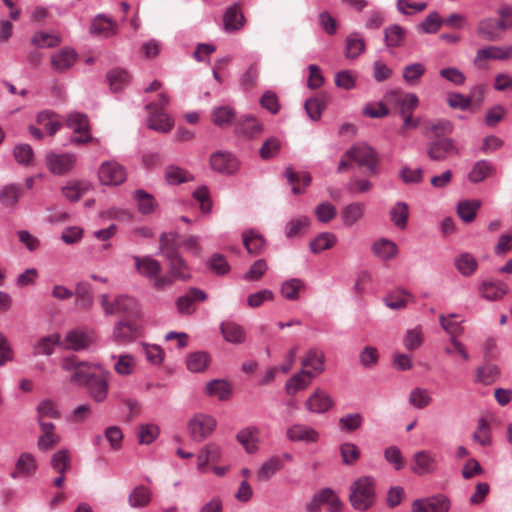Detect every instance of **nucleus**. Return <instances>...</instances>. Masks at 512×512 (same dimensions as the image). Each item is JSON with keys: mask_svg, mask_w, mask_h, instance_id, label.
Here are the masks:
<instances>
[{"mask_svg": "<svg viewBox=\"0 0 512 512\" xmlns=\"http://www.w3.org/2000/svg\"><path fill=\"white\" fill-rule=\"evenodd\" d=\"M494 172L492 164L486 160L476 162L469 172L468 179L473 183H479L491 176Z\"/></svg>", "mask_w": 512, "mask_h": 512, "instance_id": "49530a36", "label": "nucleus"}, {"mask_svg": "<svg viewBox=\"0 0 512 512\" xmlns=\"http://www.w3.org/2000/svg\"><path fill=\"white\" fill-rule=\"evenodd\" d=\"M95 340L96 334L93 331L87 332L81 329H74L66 333L60 346L67 350L82 351L93 345Z\"/></svg>", "mask_w": 512, "mask_h": 512, "instance_id": "6e6552de", "label": "nucleus"}, {"mask_svg": "<svg viewBox=\"0 0 512 512\" xmlns=\"http://www.w3.org/2000/svg\"><path fill=\"white\" fill-rule=\"evenodd\" d=\"M210 361L209 355L205 352H195L187 357V368L191 372H202L206 369Z\"/></svg>", "mask_w": 512, "mask_h": 512, "instance_id": "69168bd1", "label": "nucleus"}, {"mask_svg": "<svg viewBox=\"0 0 512 512\" xmlns=\"http://www.w3.org/2000/svg\"><path fill=\"white\" fill-rule=\"evenodd\" d=\"M390 220L399 229H404L407 226L409 216V206L405 202H397L390 210Z\"/></svg>", "mask_w": 512, "mask_h": 512, "instance_id": "09e8293b", "label": "nucleus"}, {"mask_svg": "<svg viewBox=\"0 0 512 512\" xmlns=\"http://www.w3.org/2000/svg\"><path fill=\"white\" fill-rule=\"evenodd\" d=\"M99 302L105 315L119 314L123 317L122 319H134L139 313L137 301L126 295L117 296L112 301L108 294H101Z\"/></svg>", "mask_w": 512, "mask_h": 512, "instance_id": "7ed1b4c3", "label": "nucleus"}, {"mask_svg": "<svg viewBox=\"0 0 512 512\" xmlns=\"http://www.w3.org/2000/svg\"><path fill=\"white\" fill-rule=\"evenodd\" d=\"M221 333L226 341L233 344H240L245 340V331L239 324L231 321L221 324Z\"/></svg>", "mask_w": 512, "mask_h": 512, "instance_id": "473e14b6", "label": "nucleus"}, {"mask_svg": "<svg viewBox=\"0 0 512 512\" xmlns=\"http://www.w3.org/2000/svg\"><path fill=\"white\" fill-rule=\"evenodd\" d=\"M499 30H502L499 21L489 18L479 22L477 33L483 39L495 41L500 39Z\"/></svg>", "mask_w": 512, "mask_h": 512, "instance_id": "f704fd0d", "label": "nucleus"}, {"mask_svg": "<svg viewBox=\"0 0 512 512\" xmlns=\"http://www.w3.org/2000/svg\"><path fill=\"white\" fill-rule=\"evenodd\" d=\"M304 405L311 413L323 414L334 407V400L326 391L317 388L307 398Z\"/></svg>", "mask_w": 512, "mask_h": 512, "instance_id": "f3484780", "label": "nucleus"}, {"mask_svg": "<svg viewBox=\"0 0 512 512\" xmlns=\"http://www.w3.org/2000/svg\"><path fill=\"white\" fill-rule=\"evenodd\" d=\"M426 151L432 161H444L450 155L459 154V149L451 138H440L429 142Z\"/></svg>", "mask_w": 512, "mask_h": 512, "instance_id": "f8f14e48", "label": "nucleus"}, {"mask_svg": "<svg viewBox=\"0 0 512 512\" xmlns=\"http://www.w3.org/2000/svg\"><path fill=\"white\" fill-rule=\"evenodd\" d=\"M107 79L111 90L118 92L129 83L130 75L126 70L116 68L108 72Z\"/></svg>", "mask_w": 512, "mask_h": 512, "instance_id": "4d7b16f0", "label": "nucleus"}, {"mask_svg": "<svg viewBox=\"0 0 512 512\" xmlns=\"http://www.w3.org/2000/svg\"><path fill=\"white\" fill-rule=\"evenodd\" d=\"M478 290L483 298L489 301H496L508 293L509 287L500 280L486 279L482 281Z\"/></svg>", "mask_w": 512, "mask_h": 512, "instance_id": "6ab92c4d", "label": "nucleus"}, {"mask_svg": "<svg viewBox=\"0 0 512 512\" xmlns=\"http://www.w3.org/2000/svg\"><path fill=\"white\" fill-rule=\"evenodd\" d=\"M453 131V124L446 119L427 121L424 124V133L431 132L435 137L441 138L444 135H448Z\"/></svg>", "mask_w": 512, "mask_h": 512, "instance_id": "864d4df0", "label": "nucleus"}, {"mask_svg": "<svg viewBox=\"0 0 512 512\" xmlns=\"http://www.w3.org/2000/svg\"><path fill=\"white\" fill-rule=\"evenodd\" d=\"M235 118V111L229 106H220L213 110L212 122L219 127H228Z\"/></svg>", "mask_w": 512, "mask_h": 512, "instance_id": "6e6d98bb", "label": "nucleus"}, {"mask_svg": "<svg viewBox=\"0 0 512 512\" xmlns=\"http://www.w3.org/2000/svg\"><path fill=\"white\" fill-rule=\"evenodd\" d=\"M210 165L213 170L232 174L238 169L237 159L228 152L218 151L211 155Z\"/></svg>", "mask_w": 512, "mask_h": 512, "instance_id": "aec40b11", "label": "nucleus"}, {"mask_svg": "<svg viewBox=\"0 0 512 512\" xmlns=\"http://www.w3.org/2000/svg\"><path fill=\"white\" fill-rule=\"evenodd\" d=\"M372 250L374 254L382 260H390L397 254L396 244L387 239L376 241L372 246Z\"/></svg>", "mask_w": 512, "mask_h": 512, "instance_id": "5fc2aeb1", "label": "nucleus"}, {"mask_svg": "<svg viewBox=\"0 0 512 512\" xmlns=\"http://www.w3.org/2000/svg\"><path fill=\"white\" fill-rule=\"evenodd\" d=\"M325 354L317 348L309 349L303 357L301 364L302 369L312 371L314 377L325 371Z\"/></svg>", "mask_w": 512, "mask_h": 512, "instance_id": "5701e85b", "label": "nucleus"}, {"mask_svg": "<svg viewBox=\"0 0 512 512\" xmlns=\"http://www.w3.org/2000/svg\"><path fill=\"white\" fill-rule=\"evenodd\" d=\"M473 440L483 447L492 444V431L485 418H480L476 430L472 435Z\"/></svg>", "mask_w": 512, "mask_h": 512, "instance_id": "3c124183", "label": "nucleus"}, {"mask_svg": "<svg viewBox=\"0 0 512 512\" xmlns=\"http://www.w3.org/2000/svg\"><path fill=\"white\" fill-rule=\"evenodd\" d=\"M181 246L178 235L175 233H164L160 237V251L165 258L178 254Z\"/></svg>", "mask_w": 512, "mask_h": 512, "instance_id": "c03bdc74", "label": "nucleus"}, {"mask_svg": "<svg viewBox=\"0 0 512 512\" xmlns=\"http://www.w3.org/2000/svg\"><path fill=\"white\" fill-rule=\"evenodd\" d=\"M133 259L137 272L147 278L155 290L162 291L171 287V277L162 274V265L158 260L150 256H134Z\"/></svg>", "mask_w": 512, "mask_h": 512, "instance_id": "f257e3e1", "label": "nucleus"}, {"mask_svg": "<svg viewBox=\"0 0 512 512\" xmlns=\"http://www.w3.org/2000/svg\"><path fill=\"white\" fill-rule=\"evenodd\" d=\"M63 370L70 372V381L75 385H87L92 376L96 374L92 371V366L87 362H80L75 356L66 357L61 362Z\"/></svg>", "mask_w": 512, "mask_h": 512, "instance_id": "39448f33", "label": "nucleus"}, {"mask_svg": "<svg viewBox=\"0 0 512 512\" xmlns=\"http://www.w3.org/2000/svg\"><path fill=\"white\" fill-rule=\"evenodd\" d=\"M134 199L137 202L139 212L142 214H150L156 207L154 197L142 189L134 192Z\"/></svg>", "mask_w": 512, "mask_h": 512, "instance_id": "052dcab7", "label": "nucleus"}, {"mask_svg": "<svg viewBox=\"0 0 512 512\" xmlns=\"http://www.w3.org/2000/svg\"><path fill=\"white\" fill-rule=\"evenodd\" d=\"M66 125L75 134L71 138L72 143L84 144L92 141L89 120L85 114L78 112L69 114L66 118Z\"/></svg>", "mask_w": 512, "mask_h": 512, "instance_id": "0eeeda50", "label": "nucleus"}, {"mask_svg": "<svg viewBox=\"0 0 512 512\" xmlns=\"http://www.w3.org/2000/svg\"><path fill=\"white\" fill-rule=\"evenodd\" d=\"M481 206V201L479 200H466L462 201L458 204L457 212L459 217L464 222H471L475 219L477 210Z\"/></svg>", "mask_w": 512, "mask_h": 512, "instance_id": "bf43d9fd", "label": "nucleus"}, {"mask_svg": "<svg viewBox=\"0 0 512 512\" xmlns=\"http://www.w3.org/2000/svg\"><path fill=\"white\" fill-rule=\"evenodd\" d=\"M151 501V491L144 487H136L129 496V504L134 508L147 506Z\"/></svg>", "mask_w": 512, "mask_h": 512, "instance_id": "e2e57ef3", "label": "nucleus"}, {"mask_svg": "<svg viewBox=\"0 0 512 512\" xmlns=\"http://www.w3.org/2000/svg\"><path fill=\"white\" fill-rule=\"evenodd\" d=\"M455 266L463 276H471L478 268V262L473 255L464 252L455 258Z\"/></svg>", "mask_w": 512, "mask_h": 512, "instance_id": "a18cd8bd", "label": "nucleus"}, {"mask_svg": "<svg viewBox=\"0 0 512 512\" xmlns=\"http://www.w3.org/2000/svg\"><path fill=\"white\" fill-rule=\"evenodd\" d=\"M139 334V328L134 319L118 320L112 331V340L118 345H126L133 342Z\"/></svg>", "mask_w": 512, "mask_h": 512, "instance_id": "9b49d317", "label": "nucleus"}, {"mask_svg": "<svg viewBox=\"0 0 512 512\" xmlns=\"http://www.w3.org/2000/svg\"><path fill=\"white\" fill-rule=\"evenodd\" d=\"M283 467L282 461L279 457L273 456L262 464L257 472L259 481L264 482L269 480L277 471Z\"/></svg>", "mask_w": 512, "mask_h": 512, "instance_id": "603ef678", "label": "nucleus"}, {"mask_svg": "<svg viewBox=\"0 0 512 512\" xmlns=\"http://www.w3.org/2000/svg\"><path fill=\"white\" fill-rule=\"evenodd\" d=\"M285 435L286 438L291 442H302L307 445L315 444L320 439V433L316 429L302 423H295L289 426Z\"/></svg>", "mask_w": 512, "mask_h": 512, "instance_id": "4468645a", "label": "nucleus"}, {"mask_svg": "<svg viewBox=\"0 0 512 512\" xmlns=\"http://www.w3.org/2000/svg\"><path fill=\"white\" fill-rule=\"evenodd\" d=\"M22 195V189L17 185H7L0 192V202L7 207L14 206Z\"/></svg>", "mask_w": 512, "mask_h": 512, "instance_id": "774afa93", "label": "nucleus"}, {"mask_svg": "<svg viewBox=\"0 0 512 512\" xmlns=\"http://www.w3.org/2000/svg\"><path fill=\"white\" fill-rule=\"evenodd\" d=\"M76 155L71 153L50 152L46 155V165L54 175H64L71 171L76 163Z\"/></svg>", "mask_w": 512, "mask_h": 512, "instance_id": "ddd939ff", "label": "nucleus"}, {"mask_svg": "<svg viewBox=\"0 0 512 512\" xmlns=\"http://www.w3.org/2000/svg\"><path fill=\"white\" fill-rule=\"evenodd\" d=\"M76 302L82 309H90L94 302L93 292L89 283L81 282L76 285L75 292Z\"/></svg>", "mask_w": 512, "mask_h": 512, "instance_id": "58836bf2", "label": "nucleus"}, {"mask_svg": "<svg viewBox=\"0 0 512 512\" xmlns=\"http://www.w3.org/2000/svg\"><path fill=\"white\" fill-rule=\"evenodd\" d=\"M349 500L358 511H367L375 502V480L369 476L357 479L350 487Z\"/></svg>", "mask_w": 512, "mask_h": 512, "instance_id": "f03ea898", "label": "nucleus"}, {"mask_svg": "<svg viewBox=\"0 0 512 512\" xmlns=\"http://www.w3.org/2000/svg\"><path fill=\"white\" fill-rule=\"evenodd\" d=\"M437 466L438 462L435 453L429 450H420L414 453L410 469L414 474L424 476L434 473L437 470Z\"/></svg>", "mask_w": 512, "mask_h": 512, "instance_id": "9d476101", "label": "nucleus"}, {"mask_svg": "<svg viewBox=\"0 0 512 512\" xmlns=\"http://www.w3.org/2000/svg\"><path fill=\"white\" fill-rule=\"evenodd\" d=\"M206 393L209 396L217 397L219 400H226L231 394V386L225 380L215 379L207 383Z\"/></svg>", "mask_w": 512, "mask_h": 512, "instance_id": "8fccbe9b", "label": "nucleus"}, {"mask_svg": "<svg viewBox=\"0 0 512 512\" xmlns=\"http://www.w3.org/2000/svg\"><path fill=\"white\" fill-rule=\"evenodd\" d=\"M60 343L61 338L58 334H52L43 337L34 345L33 354L35 356L51 355L53 353L54 347L56 345H60Z\"/></svg>", "mask_w": 512, "mask_h": 512, "instance_id": "de8ad7c7", "label": "nucleus"}, {"mask_svg": "<svg viewBox=\"0 0 512 512\" xmlns=\"http://www.w3.org/2000/svg\"><path fill=\"white\" fill-rule=\"evenodd\" d=\"M384 38L387 47H401L406 38V30L397 24L391 25L385 28Z\"/></svg>", "mask_w": 512, "mask_h": 512, "instance_id": "4c0bfd02", "label": "nucleus"}, {"mask_svg": "<svg viewBox=\"0 0 512 512\" xmlns=\"http://www.w3.org/2000/svg\"><path fill=\"white\" fill-rule=\"evenodd\" d=\"M314 378L312 371L301 369V371L293 375L286 383L285 390L289 395H294L298 391L306 389Z\"/></svg>", "mask_w": 512, "mask_h": 512, "instance_id": "cd10ccee", "label": "nucleus"}, {"mask_svg": "<svg viewBox=\"0 0 512 512\" xmlns=\"http://www.w3.org/2000/svg\"><path fill=\"white\" fill-rule=\"evenodd\" d=\"M51 467L58 473L65 475L71 469V456L67 449H61L54 453L51 457Z\"/></svg>", "mask_w": 512, "mask_h": 512, "instance_id": "a19ab883", "label": "nucleus"}, {"mask_svg": "<svg viewBox=\"0 0 512 512\" xmlns=\"http://www.w3.org/2000/svg\"><path fill=\"white\" fill-rule=\"evenodd\" d=\"M450 500L443 494L415 500L412 503V512H448Z\"/></svg>", "mask_w": 512, "mask_h": 512, "instance_id": "2eb2a0df", "label": "nucleus"}, {"mask_svg": "<svg viewBox=\"0 0 512 512\" xmlns=\"http://www.w3.org/2000/svg\"><path fill=\"white\" fill-rule=\"evenodd\" d=\"M116 31V24L110 18L99 15L97 16L90 27L92 34L109 37Z\"/></svg>", "mask_w": 512, "mask_h": 512, "instance_id": "e433bc0d", "label": "nucleus"}, {"mask_svg": "<svg viewBox=\"0 0 512 512\" xmlns=\"http://www.w3.org/2000/svg\"><path fill=\"white\" fill-rule=\"evenodd\" d=\"M90 396L97 402H102L108 393V378L106 374L92 376L87 384Z\"/></svg>", "mask_w": 512, "mask_h": 512, "instance_id": "c756f323", "label": "nucleus"}, {"mask_svg": "<svg viewBox=\"0 0 512 512\" xmlns=\"http://www.w3.org/2000/svg\"><path fill=\"white\" fill-rule=\"evenodd\" d=\"M206 299V294L200 289L191 288L188 292L177 299V308L181 314H191L194 311L195 302Z\"/></svg>", "mask_w": 512, "mask_h": 512, "instance_id": "a878e982", "label": "nucleus"}, {"mask_svg": "<svg viewBox=\"0 0 512 512\" xmlns=\"http://www.w3.org/2000/svg\"><path fill=\"white\" fill-rule=\"evenodd\" d=\"M236 132L245 138L252 139L261 134L262 125L256 118L247 116L238 123Z\"/></svg>", "mask_w": 512, "mask_h": 512, "instance_id": "2f4dec72", "label": "nucleus"}, {"mask_svg": "<svg viewBox=\"0 0 512 512\" xmlns=\"http://www.w3.org/2000/svg\"><path fill=\"white\" fill-rule=\"evenodd\" d=\"M217 422L214 417L202 413L195 414L187 424L188 433L195 442H202L215 430Z\"/></svg>", "mask_w": 512, "mask_h": 512, "instance_id": "423d86ee", "label": "nucleus"}, {"mask_svg": "<svg viewBox=\"0 0 512 512\" xmlns=\"http://www.w3.org/2000/svg\"><path fill=\"white\" fill-rule=\"evenodd\" d=\"M98 177L104 185L117 186L126 180L127 173L121 164L115 160H108L100 165Z\"/></svg>", "mask_w": 512, "mask_h": 512, "instance_id": "1a4fd4ad", "label": "nucleus"}, {"mask_svg": "<svg viewBox=\"0 0 512 512\" xmlns=\"http://www.w3.org/2000/svg\"><path fill=\"white\" fill-rule=\"evenodd\" d=\"M512 58V45L508 47H497V46H489L483 49L478 50L475 63L482 67V62L486 60H507Z\"/></svg>", "mask_w": 512, "mask_h": 512, "instance_id": "b1692460", "label": "nucleus"}, {"mask_svg": "<svg viewBox=\"0 0 512 512\" xmlns=\"http://www.w3.org/2000/svg\"><path fill=\"white\" fill-rule=\"evenodd\" d=\"M37 469L38 464L34 455L28 452H23L17 459L14 470L11 472L10 476L13 479L28 478L33 476Z\"/></svg>", "mask_w": 512, "mask_h": 512, "instance_id": "a211bd4d", "label": "nucleus"}, {"mask_svg": "<svg viewBox=\"0 0 512 512\" xmlns=\"http://www.w3.org/2000/svg\"><path fill=\"white\" fill-rule=\"evenodd\" d=\"M365 205L361 202L351 203L341 210V217L346 226H352L363 218Z\"/></svg>", "mask_w": 512, "mask_h": 512, "instance_id": "72a5a7b5", "label": "nucleus"}, {"mask_svg": "<svg viewBox=\"0 0 512 512\" xmlns=\"http://www.w3.org/2000/svg\"><path fill=\"white\" fill-rule=\"evenodd\" d=\"M245 22L244 15L238 4H234L227 8L223 16L224 29L228 32L239 30Z\"/></svg>", "mask_w": 512, "mask_h": 512, "instance_id": "7c9ffc66", "label": "nucleus"}, {"mask_svg": "<svg viewBox=\"0 0 512 512\" xmlns=\"http://www.w3.org/2000/svg\"><path fill=\"white\" fill-rule=\"evenodd\" d=\"M358 75L352 70H342L335 74L334 82L338 88L351 90L356 87Z\"/></svg>", "mask_w": 512, "mask_h": 512, "instance_id": "0e129e2a", "label": "nucleus"}, {"mask_svg": "<svg viewBox=\"0 0 512 512\" xmlns=\"http://www.w3.org/2000/svg\"><path fill=\"white\" fill-rule=\"evenodd\" d=\"M346 156L355 162L359 167H363L370 175H376L378 172V157L373 148L365 144L352 146Z\"/></svg>", "mask_w": 512, "mask_h": 512, "instance_id": "20e7f679", "label": "nucleus"}, {"mask_svg": "<svg viewBox=\"0 0 512 512\" xmlns=\"http://www.w3.org/2000/svg\"><path fill=\"white\" fill-rule=\"evenodd\" d=\"M365 50L363 37L358 33L350 34L346 38V57L349 59L357 58Z\"/></svg>", "mask_w": 512, "mask_h": 512, "instance_id": "13d9d810", "label": "nucleus"}, {"mask_svg": "<svg viewBox=\"0 0 512 512\" xmlns=\"http://www.w3.org/2000/svg\"><path fill=\"white\" fill-rule=\"evenodd\" d=\"M40 427L42 434L38 438L37 446L41 451H48L60 442V437L54 433L53 423L41 421Z\"/></svg>", "mask_w": 512, "mask_h": 512, "instance_id": "c85d7f7f", "label": "nucleus"}, {"mask_svg": "<svg viewBox=\"0 0 512 512\" xmlns=\"http://www.w3.org/2000/svg\"><path fill=\"white\" fill-rule=\"evenodd\" d=\"M148 112V127L161 133H167L173 128L172 119L164 111H160L158 104L149 103L146 105Z\"/></svg>", "mask_w": 512, "mask_h": 512, "instance_id": "dca6fc26", "label": "nucleus"}, {"mask_svg": "<svg viewBox=\"0 0 512 512\" xmlns=\"http://www.w3.org/2000/svg\"><path fill=\"white\" fill-rule=\"evenodd\" d=\"M77 60V53L74 49L64 47L50 57L51 68L56 72H64L70 69Z\"/></svg>", "mask_w": 512, "mask_h": 512, "instance_id": "4be33fe9", "label": "nucleus"}, {"mask_svg": "<svg viewBox=\"0 0 512 512\" xmlns=\"http://www.w3.org/2000/svg\"><path fill=\"white\" fill-rule=\"evenodd\" d=\"M243 244L249 254L257 255L263 250L265 240L260 234L250 230L243 233Z\"/></svg>", "mask_w": 512, "mask_h": 512, "instance_id": "37998d69", "label": "nucleus"}, {"mask_svg": "<svg viewBox=\"0 0 512 512\" xmlns=\"http://www.w3.org/2000/svg\"><path fill=\"white\" fill-rule=\"evenodd\" d=\"M166 259L168 261L169 273L165 274L164 276L171 277V286L175 280L185 281L189 279V268L179 254L167 257Z\"/></svg>", "mask_w": 512, "mask_h": 512, "instance_id": "393cba45", "label": "nucleus"}, {"mask_svg": "<svg viewBox=\"0 0 512 512\" xmlns=\"http://www.w3.org/2000/svg\"><path fill=\"white\" fill-rule=\"evenodd\" d=\"M136 367V361L131 354H123L117 357L114 364V370L118 375L128 376L131 375Z\"/></svg>", "mask_w": 512, "mask_h": 512, "instance_id": "680f3d73", "label": "nucleus"}, {"mask_svg": "<svg viewBox=\"0 0 512 512\" xmlns=\"http://www.w3.org/2000/svg\"><path fill=\"white\" fill-rule=\"evenodd\" d=\"M37 123L53 136L62 126L60 117L53 112L43 111L37 115Z\"/></svg>", "mask_w": 512, "mask_h": 512, "instance_id": "ea45409f", "label": "nucleus"}, {"mask_svg": "<svg viewBox=\"0 0 512 512\" xmlns=\"http://www.w3.org/2000/svg\"><path fill=\"white\" fill-rule=\"evenodd\" d=\"M222 456V449L216 443H209L202 447L197 456L198 470L203 472L210 462H218Z\"/></svg>", "mask_w": 512, "mask_h": 512, "instance_id": "bb28decb", "label": "nucleus"}, {"mask_svg": "<svg viewBox=\"0 0 512 512\" xmlns=\"http://www.w3.org/2000/svg\"><path fill=\"white\" fill-rule=\"evenodd\" d=\"M62 39L54 33L38 31L31 38V44L37 48H53L60 45Z\"/></svg>", "mask_w": 512, "mask_h": 512, "instance_id": "79ce46f5", "label": "nucleus"}, {"mask_svg": "<svg viewBox=\"0 0 512 512\" xmlns=\"http://www.w3.org/2000/svg\"><path fill=\"white\" fill-rule=\"evenodd\" d=\"M336 243V236L332 233L325 232L318 235L310 243V249L313 253H320L324 250L332 248Z\"/></svg>", "mask_w": 512, "mask_h": 512, "instance_id": "338daca9", "label": "nucleus"}, {"mask_svg": "<svg viewBox=\"0 0 512 512\" xmlns=\"http://www.w3.org/2000/svg\"><path fill=\"white\" fill-rule=\"evenodd\" d=\"M236 439L248 454H254L259 450L260 430L256 426L245 427L237 433Z\"/></svg>", "mask_w": 512, "mask_h": 512, "instance_id": "412c9836", "label": "nucleus"}, {"mask_svg": "<svg viewBox=\"0 0 512 512\" xmlns=\"http://www.w3.org/2000/svg\"><path fill=\"white\" fill-rule=\"evenodd\" d=\"M286 178L289 184L292 186V192L295 195L301 194L304 192V189L300 188V184L304 187H307L311 183V175L307 172H295L291 168L286 169L285 172Z\"/></svg>", "mask_w": 512, "mask_h": 512, "instance_id": "c9c22d12", "label": "nucleus"}]
</instances>
